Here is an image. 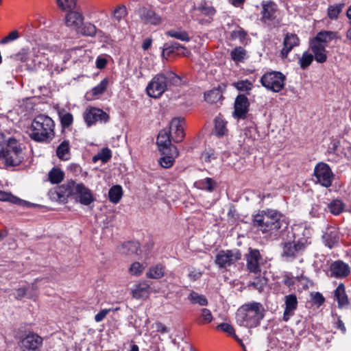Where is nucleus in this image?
Returning <instances> with one entry per match:
<instances>
[{"label": "nucleus", "instance_id": "20e7f679", "mask_svg": "<svg viewBox=\"0 0 351 351\" xmlns=\"http://www.w3.org/2000/svg\"><path fill=\"white\" fill-rule=\"evenodd\" d=\"M337 38V33L336 32L322 30L310 40L309 49L317 62L323 64L327 61L328 51L326 47L328 44Z\"/></svg>", "mask_w": 351, "mask_h": 351}, {"label": "nucleus", "instance_id": "6ab92c4d", "mask_svg": "<svg viewBox=\"0 0 351 351\" xmlns=\"http://www.w3.org/2000/svg\"><path fill=\"white\" fill-rule=\"evenodd\" d=\"M23 351L36 350L43 344V339L35 333H29L21 341Z\"/></svg>", "mask_w": 351, "mask_h": 351}, {"label": "nucleus", "instance_id": "6e6552de", "mask_svg": "<svg viewBox=\"0 0 351 351\" xmlns=\"http://www.w3.org/2000/svg\"><path fill=\"white\" fill-rule=\"evenodd\" d=\"M286 79V76L280 71H271L262 75L260 83L267 90L279 93L284 89Z\"/></svg>", "mask_w": 351, "mask_h": 351}, {"label": "nucleus", "instance_id": "603ef678", "mask_svg": "<svg viewBox=\"0 0 351 351\" xmlns=\"http://www.w3.org/2000/svg\"><path fill=\"white\" fill-rule=\"evenodd\" d=\"M112 158V152L108 148H103L101 152L93 157V162H96L98 160H101L103 163L108 162Z\"/></svg>", "mask_w": 351, "mask_h": 351}, {"label": "nucleus", "instance_id": "0e129e2a", "mask_svg": "<svg viewBox=\"0 0 351 351\" xmlns=\"http://www.w3.org/2000/svg\"><path fill=\"white\" fill-rule=\"evenodd\" d=\"M266 285V280L265 278H257L255 281L252 282L250 285L256 289L261 291Z\"/></svg>", "mask_w": 351, "mask_h": 351}, {"label": "nucleus", "instance_id": "7c9ffc66", "mask_svg": "<svg viewBox=\"0 0 351 351\" xmlns=\"http://www.w3.org/2000/svg\"><path fill=\"white\" fill-rule=\"evenodd\" d=\"M140 249V244L136 241H127L118 247V251L121 254L131 256L137 254Z\"/></svg>", "mask_w": 351, "mask_h": 351}, {"label": "nucleus", "instance_id": "9d476101", "mask_svg": "<svg viewBox=\"0 0 351 351\" xmlns=\"http://www.w3.org/2000/svg\"><path fill=\"white\" fill-rule=\"evenodd\" d=\"M313 176L316 178L317 183L326 188L331 186L334 180V173L331 168L328 164L323 162L315 165Z\"/></svg>", "mask_w": 351, "mask_h": 351}, {"label": "nucleus", "instance_id": "c756f323", "mask_svg": "<svg viewBox=\"0 0 351 351\" xmlns=\"http://www.w3.org/2000/svg\"><path fill=\"white\" fill-rule=\"evenodd\" d=\"M180 49L187 51L184 46L178 43L173 42L171 44L165 43L163 47L162 55L165 58L168 59L178 56L179 54L178 51ZM186 52L188 53V51Z\"/></svg>", "mask_w": 351, "mask_h": 351}, {"label": "nucleus", "instance_id": "b1692460", "mask_svg": "<svg viewBox=\"0 0 351 351\" xmlns=\"http://www.w3.org/2000/svg\"><path fill=\"white\" fill-rule=\"evenodd\" d=\"M324 245L330 249L337 245L339 241V232L334 228H330L322 235Z\"/></svg>", "mask_w": 351, "mask_h": 351}, {"label": "nucleus", "instance_id": "4468645a", "mask_svg": "<svg viewBox=\"0 0 351 351\" xmlns=\"http://www.w3.org/2000/svg\"><path fill=\"white\" fill-rule=\"evenodd\" d=\"M262 260L260 251L258 249L250 247L245 254L247 269L255 274L261 272L260 261Z\"/></svg>", "mask_w": 351, "mask_h": 351}, {"label": "nucleus", "instance_id": "864d4df0", "mask_svg": "<svg viewBox=\"0 0 351 351\" xmlns=\"http://www.w3.org/2000/svg\"><path fill=\"white\" fill-rule=\"evenodd\" d=\"M109 84V80L108 78L103 79L99 84L93 87L91 90L92 95L93 98H96L98 96L102 95L106 90Z\"/></svg>", "mask_w": 351, "mask_h": 351}, {"label": "nucleus", "instance_id": "6e6d98bb", "mask_svg": "<svg viewBox=\"0 0 351 351\" xmlns=\"http://www.w3.org/2000/svg\"><path fill=\"white\" fill-rule=\"evenodd\" d=\"M58 7L62 10H72L77 4V0H57Z\"/></svg>", "mask_w": 351, "mask_h": 351}, {"label": "nucleus", "instance_id": "bb28decb", "mask_svg": "<svg viewBox=\"0 0 351 351\" xmlns=\"http://www.w3.org/2000/svg\"><path fill=\"white\" fill-rule=\"evenodd\" d=\"M171 135L169 130H162L160 131L156 141L159 151H165L170 149L171 147H176L171 144Z\"/></svg>", "mask_w": 351, "mask_h": 351}, {"label": "nucleus", "instance_id": "e2e57ef3", "mask_svg": "<svg viewBox=\"0 0 351 351\" xmlns=\"http://www.w3.org/2000/svg\"><path fill=\"white\" fill-rule=\"evenodd\" d=\"M46 49L42 46H38L32 49V56H34L36 58L44 57L46 55Z\"/></svg>", "mask_w": 351, "mask_h": 351}, {"label": "nucleus", "instance_id": "aec40b11", "mask_svg": "<svg viewBox=\"0 0 351 351\" xmlns=\"http://www.w3.org/2000/svg\"><path fill=\"white\" fill-rule=\"evenodd\" d=\"M330 276L337 278H343L350 274V267L343 261H334L330 266Z\"/></svg>", "mask_w": 351, "mask_h": 351}, {"label": "nucleus", "instance_id": "c03bdc74", "mask_svg": "<svg viewBox=\"0 0 351 351\" xmlns=\"http://www.w3.org/2000/svg\"><path fill=\"white\" fill-rule=\"evenodd\" d=\"M232 60L236 62H243L247 58V51L242 47H236L230 52Z\"/></svg>", "mask_w": 351, "mask_h": 351}, {"label": "nucleus", "instance_id": "e433bc0d", "mask_svg": "<svg viewBox=\"0 0 351 351\" xmlns=\"http://www.w3.org/2000/svg\"><path fill=\"white\" fill-rule=\"evenodd\" d=\"M77 33L85 36L93 37L97 34V27L90 23H83L76 29Z\"/></svg>", "mask_w": 351, "mask_h": 351}, {"label": "nucleus", "instance_id": "f257e3e1", "mask_svg": "<svg viewBox=\"0 0 351 351\" xmlns=\"http://www.w3.org/2000/svg\"><path fill=\"white\" fill-rule=\"evenodd\" d=\"M288 225L285 215L277 210L267 208L253 215V227L263 234L283 231L287 228Z\"/></svg>", "mask_w": 351, "mask_h": 351}, {"label": "nucleus", "instance_id": "052dcab7", "mask_svg": "<svg viewBox=\"0 0 351 351\" xmlns=\"http://www.w3.org/2000/svg\"><path fill=\"white\" fill-rule=\"evenodd\" d=\"M19 37V34L17 30H14L10 32L6 36H5L1 40V44H6L16 40Z\"/></svg>", "mask_w": 351, "mask_h": 351}, {"label": "nucleus", "instance_id": "1a4fd4ad", "mask_svg": "<svg viewBox=\"0 0 351 351\" xmlns=\"http://www.w3.org/2000/svg\"><path fill=\"white\" fill-rule=\"evenodd\" d=\"M278 6L273 1H263L261 3V21L267 26L278 27L280 20L277 18Z\"/></svg>", "mask_w": 351, "mask_h": 351}, {"label": "nucleus", "instance_id": "ea45409f", "mask_svg": "<svg viewBox=\"0 0 351 351\" xmlns=\"http://www.w3.org/2000/svg\"><path fill=\"white\" fill-rule=\"evenodd\" d=\"M0 201L8 202L12 204L20 206H24L28 203L14 195L11 193L5 192L0 190Z\"/></svg>", "mask_w": 351, "mask_h": 351}, {"label": "nucleus", "instance_id": "2eb2a0df", "mask_svg": "<svg viewBox=\"0 0 351 351\" xmlns=\"http://www.w3.org/2000/svg\"><path fill=\"white\" fill-rule=\"evenodd\" d=\"M73 198L85 206L90 205L95 200L92 191L83 183L76 184Z\"/></svg>", "mask_w": 351, "mask_h": 351}, {"label": "nucleus", "instance_id": "393cba45", "mask_svg": "<svg viewBox=\"0 0 351 351\" xmlns=\"http://www.w3.org/2000/svg\"><path fill=\"white\" fill-rule=\"evenodd\" d=\"M226 86L223 84V87L219 85L218 87L208 90L204 93V99L210 104H216L218 101H222L224 97L223 92L226 89Z\"/></svg>", "mask_w": 351, "mask_h": 351}, {"label": "nucleus", "instance_id": "f8f14e48", "mask_svg": "<svg viewBox=\"0 0 351 351\" xmlns=\"http://www.w3.org/2000/svg\"><path fill=\"white\" fill-rule=\"evenodd\" d=\"M241 258V254L239 250H221L216 255L215 263L220 268H226L234 264Z\"/></svg>", "mask_w": 351, "mask_h": 351}, {"label": "nucleus", "instance_id": "774afa93", "mask_svg": "<svg viewBox=\"0 0 351 351\" xmlns=\"http://www.w3.org/2000/svg\"><path fill=\"white\" fill-rule=\"evenodd\" d=\"M325 301V298L319 292H315L313 295V302L314 304H317L319 306L322 305Z\"/></svg>", "mask_w": 351, "mask_h": 351}, {"label": "nucleus", "instance_id": "412c9836", "mask_svg": "<svg viewBox=\"0 0 351 351\" xmlns=\"http://www.w3.org/2000/svg\"><path fill=\"white\" fill-rule=\"evenodd\" d=\"M160 152L163 156L158 160V162L161 167L165 169L172 167L174 164L176 158L179 156V152L177 147H171L168 150Z\"/></svg>", "mask_w": 351, "mask_h": 351}, {"label": "nucleus", "instance_id": "a18cd8bd", "mask_svg": "<svg viewBox=\"0 0 351 351\" xmlns=\"http://www.w3.org/2000/svg\"><path fill=\"white\" fill-rule=\"evenodd\" d=\"M345 206L341 199H335L328 204V208L332 215H339L344 210Z\"/></svg>", "mask_w": 351, "mask_h": 351}, {"label": "nucleus", "instance_id": "f03ea898", "mask_svg": "<svg viewBox=\"0 0 351 351\" xmlns=\"http://www.w3.org/2000/svg\"><path fill=\"white\" fill-rule=\"evenodd\" d=\"M182 84V78L173 71L156 74L149 82L147 94L153 98H159L171 86H179Z\"/></svg>", "mask_w": 351, "mask_h": 351}, {"label": "nucleus", "instance_id": "c85d7f7f", "mask_svg": "<svg viewBox=\"0 0 351 351\" xmlns=\"http://www.w3.org/2000/svg\"><path fill=\"white\" fill-rule=\"evenodd\" d=\"M150 293V286L145 281L135 285L132 290V297L136 299H145L149 297Z\"/></svg>", "mask_w": 351, "mask_h": 351}, {"label": "nucleus", "instance_id": "680f3d73", "mask_svg": "<svg viewBox=\"0 0 351 351\" xmlns=\"http://www.w3.org/2000/svg\"><path fill=\"white\" fill-rule=\"evenodd\" d=\"M282 283L288 287H292L295 285V280L291 273H285L283 275Z\"/></svg>", "mask_w": 351, "mask_h": 351}, {"label": "nucleus", "instance_id": "473e14b6", "mask_svg": "<svg viewBox=\"0 0 351 351\" xmlns=\"http://www.w3.org/2000/svg\"><path fill=\"white\" fill-rule=\"evenodd\" d=\"M71 148L69 140H64L56 149V156L61 160L70 159Z\"/></svg>", "mask_w": 351, "mask_h": 351}, {"label": "nucleus", "instance_id": "cd10ccee", "mask_svg": "<svg viewBox=\"0 0 351 351\" xmlns=\"http://www.w3.org/2000/svg\"><path fill=\"white\" fill-rule=\"evenodd\" d=\"M141 19L145 23L157 25L161 23V17L155 12V11L144 8L140 13Z\"/></svg>", "mask_w": 351, "mask_h": 351}, {"label": "nucleus", "instance_id": "c9c22d12", "mask_svg": "<svg viewBox=\"0 0 351 351\" xmlns=\"http://www.w3.org/2000/svg\"><path fill=\"white\" fill-rule=\"evenodd\" d=\"M195 185L200 190L213 192L217 186V183L213 178H206L196 182Z\"/></svg>", "mask_w": 351, "mask_h": 351}, {"label": "nucleus", "instance_id": "8fccbe9b", "mask_svg": "<svg viewBox=\"0 0 351 351\" xmlns=\"http://www.w3.org/2000/svg\"><path fill=\"white\" fill-rule=\"evenodd\" d=\"M344 6V3H337L335 5H329L327 9L328 17L331 20L337 19Z\"/></svg>", "mask_w": 351, "mask_h": 351}, {"label": "nucleus", "instance_id": "09e8293b", "mask_svg": "<svg viewBox=\"0 0 351 351\" xmlns=\"http://www.w3.org/2000/svg\"><path fill=\"white\" fill-rule=\"evenodd\" d=\"M232 85L239 91L246 92L247 95H250L254 87L252 82L247 79L234 82Z\"/></svg>", "mask_w": 351, "mask_h": 351}, {"label": "nucleus", "instance_id": "f704fd0d", "mask_svg": "<svg viewBox=\"0 0 351 351\" xmlns=\"http://www.w3.org/2000/svg\"><path fill=\"white\" fill-rule=\"evenodd\" d=\"M128 14V10L125 5H118L111 14V20L114 23H119L121 20L127 16Z\"/></svg>", "mask_w": 351, "mask_h": 351}, {"label": "nucleus", "instance_id": "37998d69", "mask_svg": "<svg viewBox=\"0 0 351 351\" xmlns=\"http://www.w3.org/2000/svg\"><path fill=\"white\" fill-rule=\"evenodd\" d=\"M165 275V267L162 264H157L149 267L146 276L152 279H160Z\"/></svg>", "mask_w": 351, "mask_h": 351}, {"label": "nucleus", "instance_id": "0eeeda50", "mask_svg": "<svg viewBox=\"0 0 351 351\" xmlns=\"http://www.w3.org/2000/svg\"><path fill=\"white\" fill-rule=\"evenodd\" d=\"M311 241L308 238H301L298 240L285 242L282 246V257L287 261H292L298 256H302L306 251Z\"/></svg>", "mask_w": 351, "mask_h": 351}, {"label": "nucleus", "instance_id": "bf43d9fd", "mask_svg": "<svg viewBox=\"0 0 351 351\" xmlns=\"http://www.w3.org/2000/svg\"><path fill=\"white\" fill-rule=\"evenodd\" d=\"M216 329L228 333V335L231 336L232 337L236 335L234 327L228 323L219 324L217 326Z\"/></svg>", "mask_w": 351, "mask_h": 351}, {"label": "nucleus", "instance_id": "2f4dec72", "mask_svg": "<svg viewBox=\"0 0 351 351\" xmlns=\"http://www.w3.org/2000/svg\"><path fill=\"white\" fill-rule=\"evenodd\" d=\"M66 24L67 26L74 27L77 29L82 23L84 17L82 13L76 11L67 10Z\"/></svg>", "mask_w": 351, "mask_h": 351}, {"label": "nucleus", "instance_id": "5fc2aeb1", "mask_svg": "<svg viewBox=\"0 0 351 351\" xmlns=\"http://www.w3.org/2000/svg\"><path fill=\"white\" fill-rule=\"evenodd\" d=\"M314 56L308 51H304L299 58L298 64L302 69H307L313 62Z\"/></svg>", "mask_w": 351, "mask_h": 351}, {"label": "nucleus", "instance_id": "72a5a7b5", "mask_svg": "<svg viewBox=\"0 0 351 351\" xmlns=\"http://www.w3.org/2000/svg\"><path fill=\"white\" fill-rule=\"evenodd\" d=\"M227 122L221 117L215 119V127L212 131V134L217 137L225 136L228 132L226 127Z\"/></svg>", "mask_w": 351, "mask_h": 351}, {"label": "nucleus", "instance_id": "5701e85b", "mask_svg": "<svg viewBox=\"0 0 351 351\" xmlns=\"http://www.w3.org/2000/svg\"><path fill=\"white\" fill-rule=\"evenodd\" d=\"M76 183L71 180L59 186L57 190V194L60 199L64 200L69 197H73L75 193Z\"/></svg>", "mask_w": 351, "mask_h": 351}, {"label": "nucleus", "instance_id": "9b49d317", "mask_svg": "<svg viewBox=\"0 0 351 351\" xmlns=\"http://www.w3.org/2000/svg\"><path fill=\"white\" fill-rule=\"evenodd\" d=\"M250 103L245 94H239L234 102L232 117L237 120H244L251 114H248Z\"/></svg>", "mask_w": 351, "mask_h": 351}, {"label": "nucleus", "instance_id": "a211bd4d", "mask_svg": "<svg viewBox=\"0 0 351 351\" xmlns=\"http://www.w3.org/2000/svg\"><path fill=\"white\" fill-rule=\"evenodd\" d=\"M194 11L197 16H205L208 17L207 19H200L197 18V20H198L200 23H203L204 21L210 23L213 20V16L216 13L215 8L204 1L195 7Z\"/></svg>", "mask_w": 351, "mask_h": 351}, {"label": "nucleus", "instance_id": "a878e982", "mask_svg": "<svg viewBox=\"0 0 351 351\" xmlns=\"http://www.w3.org/2000/svg\"><path fill=\"white\" fill-rule=\"evenodd\" d=\"M334 299L337 302L338 307L340 308L349 305L350 302L343 283H340L334 291Z\"/></svg>", "mask_w": 351, "mask_h": 351}, {"label": "nucleus", "instance_id": "13d9d810", "mask_svg": "<svg viewBox=\"0 0 351 351\" xmlns=\"http://www.w3.org/2000/svg\"><path fill=\"white\" fill-rule=\"evenodd\" d=\"M32 52L27 49H22L18 53L15 55V59L21 62L27 63L31 58Z\"/></svg>", "mask_w": 351, "mask_h": 351}, {"label": "nucleus", "instance_id": "7ed1b4c3", "mask_svg": "<svg viewBox=\"0 0 351 351\" xmlns=\"http://www.w3.org/2000/svg\"><path fill=\"white\" fill-rule=\"evenodd\" d=\"M55 123L47 115L39 114L32 121L29 136L35 142H50L55 136Z\"/></svg>", "mask_w": 351, "mask_h": 351}, {"label": "nucleus", "instance_id": "3c124183", "mask_svg": "<svg viewBox=\"0 0 351 351\" xmlns=\"http://www.w3.org/2000/svg\"><path fill=\"white\" fill-rule=\"evenodd\" d=\"M231 38L239 39L240 43L245 45L247 43V40H249L247 32L241 27H239L237 29H234L231 32Z\"/></svg>", "mask_w": 351, "mask_h": 351}, {"label": "nucleus", "instance_id": "4be33fe9", "mask_svg": "<svg viewBox=\"0 0 351 351\" xmlns=\"http://www.w3.org/2000/svg\"><path fill=\"white\" fill-rule=\"evenodd\" d=\"M285 304L282 319L285 322H287L294 315V312L298 308V301L296 295L293 293L286 295Z\"/></svg>", "mask_w": 351, "mask_h": 351}, {"label": "nucleus", "instance_id": "69168bd1", "mask_svg": "<svg viewBox=\"0 0 351 351\" xmlns=\"http://www.w3.org/2000/svg\"><path fill=\"white\" fill-rule=\"evenodd\" d=\"M111 309H102L95 316V320L96 322H100L104 319L106 315L110 312Z\"/></svg>", "mask_w": 351, "mask_h": 351}, {"label": "nucleus", "instance_id": "79ce46f5", "mask_svg": "<svg viewBox=\"0 0 351 351\" xmlns=\"http://www.w3.org/2000/svg\"><path fill=\"white\" fill-rule=\"evenodd\" d=\"M213 319V315L210 309L203 308L200 310L199 315L196 318L195 322L199 325L210 324Z\"/></svg>", "mask_w": 351, "mask_h": 351}, {"label": "nucleus", "instance_id": "ddd939ff", "mask_svg": "<svg viewBox=\"0 0 351 351\" xmlns=\"http://www.w3.org/2000/svg\"><path fill=\"white\" fill-rule=\"evenodd\" d=\"M84 119L88 127L95 124L97 121L107 123L110 120V116L103 110L91 107L84 114Z\"/></svg>", "mask_w": 351, "mask_h": 351}, {"label": "nucleus", "instance_id": "4c0bfd02", "mask_svg": "<svg viewBox=\"0 0 351 351\" xmlns=\"http://www.w3.org/2000/svg\"><path fill=\"white\" fill-rule=\"evenodd\" d=\"M58 117L62 129H67L72 125L73 123V116L71 112H66L65 110L62 109L58 112Z\"/></svg>", "mask_w": 351, "mask_h": 351}, {"label": "nucleus", "instance_id": "4d7b16f0", "mask_svg": "<svg viewBox=\"0 0 351 351\" xmlns=\"http://www.w3.org/2000/svg\"><path fill=\"white\" fill-rule=\"evenodd\" d=\"M144 267L139 262H134L129 267L128 271L130 275L138 276L143 272Z\"/></svg>", "mask_w": 351, "mask_h": 351}, {"label": "nucleus", "instance_id": "dca6fc26", "mask_svg": "<svg viewBox=\"0 0 351 351\" xmlns=\"http://www.w3.org/2000/svg\"><path fill=\"white\" fill-rule=\"evenodd\" d=\"M184 119L173 118L169 123V132L172 136L173 141L176 143L182 142L185 136L184 132Z\"/></svg>", "mask_w": 351, "mask_h": 351}, {"label": "nucleus", "instance_id": "a19ab883", "mask_svg": "<svg viewBox=\"0 0 351 351\" xmlns=\"http://www.w3.org/2000/svg\"><path fill=\"white\" fill-rule=\"evenodd\" d=\"M187 299L192 304H199L202 306H206L208 304V301L206 297L204 295L199 294L195 291H191Z\"/></svg>", "mask_w": 351, "mask_h": 351}, {"label": "nucleus", "instance_id": "423d86ee", "mask_svg": "<svg viewBox=\"0 0 351 351\" xmlns=\"http://www.w3.org/2000/svg\"><path fill=\"white\" fill-rule=\"evenodd\" d=\"M0 158L5 160L8 166L19 165L24 160V153L21 144L14 138H10L5 149L0 150Z\"/></svg>", "mask_w": 351, "mask_h": 351}, {"label": "nucleus", "instance_id": "338daca9", "mask_svg": "<svg viewBox=\"0 0 351 351\" xmlns=\"http://www.w3.org/2000/svg\"><path fill=\"white\" fill-rule=\"evenodd\" d=\"M340 145V141L336 138H332L329 145V152L331 154H335L338 147Z\"/></svg>", "mask_w": 351, "mask_h": 351}, {"label": "nucleus", "instance_id": "de8ad7c7", "mask_svg": "<svg viewBox=\"0 0 351 351\" xmlns=\"http://www.w3.org/2000/svg\"><path fill=\"white\" fill-rule=\"evenodd\" d=\"M123 195V190L121 186L114 185L112 186L108 192V197L110 202L117 204Z\"/></svg>", "mask_w": 351, "mask_h": 351}, {"label": "nucleus", "instance_id": "39448f33", "mask_svg": "<svg viewBox=\"0 0 351 351\" xmlns=\"http://www.w3.org/2000/svg\"><path fill=\"white\" fill-rule=\"evenodd\" d=\"M237 317L245 326L256 327L264 317L262 304L256 302L244 304L238 310Z\"/></svg>", "mask_w": 351, "mask_h": 351}, {"label": "nucleus", "instance_id": "49530a36", "mask_svg": "<svg viewBox=\"0 0 351 351\" xmlns=\"http://www.w3.org/2000/svg\"><path fill=\"white\" fill-rule=\"evenodd\" d=\"M64 177V173L60 169L53 167L48 174V178L51 184H57L60 183Z\"/></svg>", "mask_w": 351, "mask_h": 351}, {"label": "nucleus", "instance_id": "58836bf2", "mask_svg": "<svg viewBox=\"0 0 351 351\" xmlns=\"http://www.w3.org/2000/svg\"><path fill=\"white\" fill-rule=\"evenodd\" d=\"M167 36L176 38L181 41L189 42L191 39V37L189 36V33L182 29L181 28L176 29H170L166 32Z\"/></svg>", "mask_w": 351, "mask_h": 351}, {"label": "nucleus", "instance_id": "f3484780", "mask_svg": "<svg viewBox=\"0 0 351 351\" xmlns=\"http://www.w3.org/2000/svg\"><path fill=\"white\" fill-rule=\"evenodd\" d=\"M300 45V38L297 34L287 32L284 37L283 47L280 51L282 58H287L291 51Z\"/></svg>", "mask_w": 351, "mask_h": 351}]
</instances>
